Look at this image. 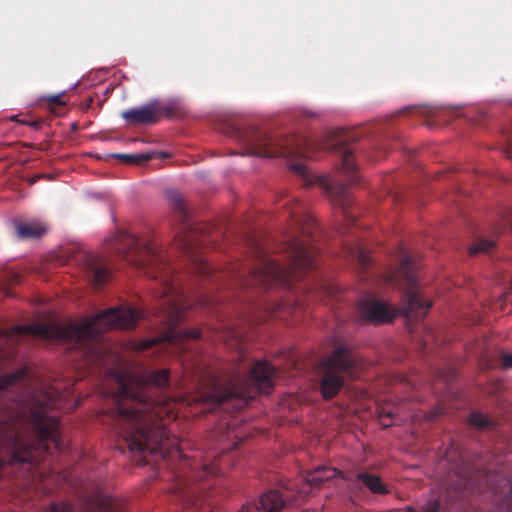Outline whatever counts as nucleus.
I'll use <instances>...</instances> for the list:
<instances>
[{"label": "nucleus", "mask_w": 512, "mask_h": 512, "mask_svg": "<svg viewBox=\"0 0 512 512\" xmlns=\"http://www.w3.org/2000/svg\"><path fill=\"white\" fill-rule=\"evenodd\" d=\"M119 390L115 395L116 406L111 413V425L118 437L117 448L124 453L159 454L163 459L178 458L175 481L169 488L172 499L183 508L196 501L198 490L192 479L201 480L214 473V468L194 462L183 454L181 442L162 422L165 414L160 403L149 395L152 387L163 388L169 383V370L142 369L138 373L123 372L116 376Z\"/></svg>", "instance_id": "1"}, {"label": "nucleus", "mask_w": 512, "mask_h": 512, "mask_svg": "<svg viewBox=\"0 0 512 512\" xmlns=\"http://www.w3.org/2000/svg\"><path fill=\"white\" fill-rule=\"evenodd\" d=\"M502 366L505 369L512 368V354L504 355L502 360Z\"/></svg>", "instance_id": "35"}, {"label": "nucleus", "mask_w": 512, "mask_h": 512, "mask_svg": "<svg viewBox=\"0 0 512 512\" xmlns=\"http://www.w3.org/2000/svg\"><path fill=\"white\" fill-rule=\"evenodd\" d=\"M439 510V504L436 501H430L427 503V505L423 508L422 512H438Z\"/></svg>", "instance_id": "34"}, {"label": "nucleus", "mask_w": 512, "mask_h": 512, "mask_svg": "<svg viewBox=\"0 0 512 512\" xmlns=\"http://www.w3.org/2000/svg\"><path fill=\"white\" fill-rule=\"evenodd\" d=\"M228 337H231V338H240V337H241V333H240V332H238V331L233 330V331L229 332V336H228Z\"/></svg>", "instance_id": "37"}, {"label": "nucleus", "mask_w": 512, "mask_h": 512, "mask_svg": "<svg viewBox=\"0 0 512 512\" xmlns=\"http://www.w3.org/2000/svg\"><path fill=\"white\" fill-rule=\"evenodd\" d=\"M306 497L307 493L302 490L293 494L287 487L284 491L271 489L260 497L261 509L266 512H280L287 505L302 502Z\"/></svg>", "instance_id": "13"}, {"label": "nucleus", "mask_w": 512, "mask_h": 512, "mask_svg": "<svg viewBox=\"0 0 512 512\" xmlns=\"http://www.w3.org/2000/svg\"><path fill=\"white\" fill-rule=\"evenodd\" d=\"M73 510V506L70 503H52L48 509V512H71Z\"/></svg>", "instance_id": "30"}, {"label": "nucleus", "mask_w": 512, "mask_h": 512, "mask_svg": "<svg viewBox=\"0 0 512 512\" xmlns=\"http://www.w3.org/2000/svg\"><path fill=\"white\" fill-rule=\"evenodd\" d=\"M0 450L6 454L5 458H0V477L7 464H33L36 461L35 445L23 438L16 425L10 432L0 434Z\"/></svg>", "instance_id": "10"}, {"label": "nucleus", "mask_w": 512, "mask_h": 512, "mask_svg": "<svg viewBox=\"0 0 512 512\" xmlns=\"http://www.w3.org/2000/svg\"><path fill=\"white\" fill-rule=\"evenodd\" d=\"M337 476V470L329 466H317L308 470L303 480L310 488H320L322 484Z\"/></svg>", "instance_id": "16"}, {"label": "nucleus", "mask_w": 512, "mask_h": 512, "mask_svg": "<svg viewBox=\"0 0 512 512\" xmlns=\"http://www.w3.org/2000/svg\"><path fill=\"white\" fill-rule=\"evenodd\" d=\"M506 221L508 222V224L510 225V227L512 229V210L508 211L507 216H506Z\"/></svg>", "instance_id": "38"}, {"label": "nucleus", "mask_w": 512, "mask_h": 512, "mask_svg": "<svg viewBox=\"0 0 512 512\" xmlns=\"http://www.w3.org/2000/svg\"><path fill=\"white\" fill-rule=\"evenodd\" d=\"M55 391L30 390L16 400L18 413L15 420L28 426L38 438V447L47 441L58 442V419L49 414L58 403Z\"/></svg>", "instance_id": "7"}, {"label": "nucleus", "mask_w": 512, "mask_h": 512, "mask_svg": "<svg viewBox=\"0 0 512 512\" xmlns=\"http://www.w3.org/2000/svg\"><path fill=\"white\" fill-rule=\"evenodd\" d=\"M507 142L512 146V135L507 136Z\"/></svg>", "instance_id": "40"}, {"label": "nucleus", "mask_w": 512, "mask_h": 512, "mask_svg": "<svg viewBox=\"0 0 512 512\" xmlns=\"http://www.w3.org/2000/svg\"><path fill=\"white\" fill-rule=\"evenodd\" d=\"M116 157L125 160V162L134 163V164H138V163H141V162H144V161H148L150 159V156L147 155V154H141V155H125V154H121V155H116Z\"/></svg>", "instance_id": "28"}, {"label": "nucleus", "mask_w": 512, "mask_h": 512, "mask_svg": "<svg viewBox=\"0 0 512 512\" xmlns=\"http://www.w3.org/2000/svg\"><path fill=\"white\" fill-rule=\"evenodd\" d=\"M338 188H339V201L341 204L342 211L348 221H350L351 223H355L354 218L352 217V215L349 214V211H348L350 200L346 196V185L339 184Z\"/></svg>", "instance_id": "25"}, {"label": "nucleus", "mask_w": 512, "mask_h": 512, "mask_svg": "<svg viewBox=\"0 0 512 512\" xmlns=\"http://www.w3.org/2000/svg\"><path fill=\"white\" fill-rule=\"evenodd\" d=\"M239 373L237 371L225 385L213 383L207 392L197 398V401L207 404L210 409L230 401H238L242 405L257 394L270 392L274 385L276 369L267 361L261 360L253 365L245 378H240Z\"/></svg>", "instance_id": "6"}, {"label": "nucleus", "mask_w": 512, "mask_h": 512, "mask_svg": "<svg viewBox=\"0 0 512 512\" xmlns=\"http://www.w3.org/2000/svg\"><path fill=\"white\" fill-rule=\"evenodd\" d=\"M241 137L247 145V154L258 157L301 156L312 159L319 150L339 151L341 170L349 182L353 184L359 179L354 151L345 145L346 141L355 140L354 136L350 133L337 136L335 140L331 141L316 140L305 136L279 139L273 135L253 129Z\"/></svg>", "instance_id": "4"}, {"label": "nucleus", "mask_w": 512, "mask_h": 512, "mask_svg": "<svg viewBox=\"0 0 512 512\" xmlns=\"http://www.w3.org/2000/svg\"><path fill=\"white\" fill-rule=\"evenodd\" d=\"M496 244L492 240L481 239L472 245L469 249L470 254L475 255L480 252L489 253L495 248Z\"/></svg>", "instance_id": "24"}, {"label": "nucleus", "mask_w": 512, "mask_h": 512, "mask_svg": "<svg viewBox=\"0 0 512 512\" xmlns=\"http://www.w3.org/2000/svg\"><path fill=\"white\" fill-rule=\"evenodd\" d=\"M197 304L202 305V306H208V305H210V299L207 298L206 296L205 297L203 296V297L197 299Z\"/></svg>", "instance_id": "36"}, {"label": "nucleus", "mask_w": 512, "mask_h": 512, "mask_svg": "<svg viewBox=\"0 0 512 512\" xmlns=\"http://www.w3.org/2000/svg\"><path fill=\"white\" fill-rule=\"evenodd\" d=\"M291 170L300 175L303 178L304 185L310 186L314 183H318L320 186L325 188L327 191L331 190V183L325 177H318L312 175L307 167L302 163H294L291 165Z\"/></svg>", "instance_id": "17"}, {"label": "nucleus", "mask_w": 512, "mask_h": 512, "mask_svg": "<svg viewBox=\"0 0 512 512\" xmlns=\"http://www.w3.org/2000/svg\"><path fill=\"white\" fill-rule=\"evenodd\" d=\"M171 114V107L151 102L141 107L125 110L121 113V117L129 125H152L157 123L161 116H170Z\"/></svg>", "instance_id": "12"}, {"label": "nucleus", "mask_w": 512, "mask_h": 512, "mask_svg": "<svg viewBox=\"0 0 512 512\" xmlns=\"http://www.w3.org/2000/svg\"><path fill=\"white\" fill-rule=\"evenodd\" d=\"M83 270L92 285L99 287L110 278V270L106 263L99 257L92 254H85L82 258Z\"/></svg>", "instance_id": "15"}, {"label": "nucleus", "mask_w": 512, "mask_h": 512, "mask_svg": "<svg viewBox=\"0 0 512 512\" xmlns=\"http://www.w3.org/2000/svg\"><path fill=\"white\" fill-rule=\"evenodd\" d=\"M169 200L172 210L183 225L182 232L176 236V245L185 253L192 254L196 250L195 237L199 229L190 221L186 204L177 192L169 193Z\"/></svg>", "instance_id": "11"}, {"label": "nucleus", "mask_w": 512, "mask_h": 512, "mask_svg": "<svg viewBox=\"0 0 512 512\" xmlns=\"http://www.w3.org/2000/svg\"><path fill=\"white\" fill-rule=\"evenodd\" d=\"M350 257L359 262L362 267H366L370 264L371 259L368 252L361 245H356L349 249Z\"/></svg>", "instance_id": "23"}, {"label": "nucleus", "mask_w": 512, "mask_h": 512, "mask_svg": "<svg viewBox=\"0 0 512 512\" xmlns=\"http://www.w3.org/2000/svg\"><path fill=\"white\" fill-rule=\"evenodd\" d=\"M97 507L99 512H124L121 501L109 495L100 496Z\"/></svg>", "instance_id": "20"}, {"label": "nucleus", "mask_w": 512, "mask_h": 512, "mask_svg": "<svg viewBox=\"0 0 512 512\" xmlns=\"http://www.w3.org/2000/svg\"><path fill=\"white\" fill-rule=\"evenodd\" d=\"M508 495L505 496L496 506L494 512H512V485H508Z\"/></svg>", "instance_id": "27"}, {"label": "nucleus", "mask_w": 512, "mask_h": 512, "mask_svg": "<svg viewBox=\"0 0 512 512\" xmlns=\"http://www.w3.org/2000/svg\"><path fill=\"white\" fill-rule=\"evenodd\" d=\"M239 512H260V507L255 503H245Z\"/></svg>", "instance_id": "32"}, {"label": "nucleus", "mask_w": 512, "mask_h": 512, "mask_svg": "<svg viewBox=\"0 0 512 512\" xmlns=\"http://www.w3.org/2000/svg\"><path fill=\"white\" fill-rule=\"evenodd\" d=\"M357 310L363 321L373 324L391 322L395 317L394 310L387 303L375 299L360 300Z\"/></svg>", "instance_id": "14"}, {"label": "nucleus", "mask_w": 512, "mask_h": 512, "mask_svg": "<svg viewBox=\"0 0 512 512\" xmlns=\"http://www.w3.org/2000/svg\"><path fill=\"white\" fill-rule=\"evenodd\" d=\"M469 423L479 430H488L495 426V422L481 412L471 413Z\"/></svg>", "instance_id": "22"}, {"label": "nucleus", "mask_w": 512, "mask_h": 512, "mask_svg": "<svg viewBox=\"0 0 512 512\" xmlns=\"http://www.w3.org/2000/svg\"><path fill=\"white\" fill-rule=\"evenodd\" d=\"M109 243L117 255L131 265L143 269L145 274L158 284V287L154 288L155 297L160 301L157 315L166 327L160 337L145 341L142 348L148 349L158 343H168L184 350L186 340L199 339V330L179 327L184 312L194 304V300L176 283L173 269L161 247L154 240L138 238L124 230H119Z\"/></svg>", "instance_id": "2"}, {"label": "nucleus", "mask_w": 512, "mask_h": 512, "mask_svg": "<svg viewBox=\"0 0 512 512\" xmlns=\"http://www.w3.org/2000/svg\"><path fill=\"white\" fill-rule=\"evenodd\" d=\"M407 512H417V511H416V510H414V509H413V508H411V507H408V508H407Z\"/></svg>", "instance_id": "41"}, {"label": "nucleus", "mask_w": 512, "mask_h": 512, "mask_svg": "<svg viewBox=\"0 0 512 512\" xmlns=\"http://www.w3.org/2000/svg\"><path fill=\"white\" fill-rule=\"evenodd\" d=\"M357 480L362 482L374 494L385 495L389 493V489L379 476L368 473H358Z\"/></svg>", "instance_id": "19"}, {"label": "nucleus", "mask_w": 512, "mask_h": 512, "mask_svg": "<svg viewBox=\"0 0 512 512\" xmlns=\"http://www.w3.org/2000/svg\"><path fill=\"white\" fill-rule=\"evenodd\" d=\"M3 336H5V332L0 330V337H3Z\"/></svg>", "instance_id": "43"}, {"label": "nucleus", "mask_w": 512, "mask_h": 512, "mask_svg": "<svg viewBox=\"0 0 512 512\" xmlns=\"http://www.w3.org/2000/svg\"><path fill=\"white\" fill-rule=\"evenodd\" d=\"M194 270L198 275L203 277L212 275L214 273V267L203 258H200L196 261Z\"/></svg>", "instance_id": "26"}, {"label": "nucleus", "mask_w": 512, "mask_h": 512, "mask_svg": "<svg viewBox=\"0 0 512 512\" xmlns=\"http://www.w3.org/2000/svg\"><path fill=\"white\" fill-rule=\"evenodd\" d=\"M139 317L140 313L132 308H110L81 324L32 323L19 326L16 329L20 333L46 340L87 346L93 359H96L99 353L94 341L100 333L111 328L131 329Z\"/></svg>", "instance_id": "5"}, {"label": "nucleus", "mask_w": 512, "mask_h": 512, "mask_svg": "<svg viewBox=\"0 0 512 512\" xmlns=\"http://www.w3.org/2000/svg\"><path fill=\"white\" fill-rule=\"evenodd\" d=\"M399 260L400 263L394 276L401 278L406 285L403 295V313L410 319L424 318L428 314L432 303L424 298L419 289L414 258L407 251L401 249Z\"/></svg>", "instance_id": "9"}, {"label": "nucleus", "mask_w": 512, "mask_h": 512, "mask_svg": "<svg viewBox=\"0 0 512 512\" xmlns=\"http://www.w3.org/2000/svg\"><path fill=\"white\" fill-rule=\"evenodd\" d=\"M17 235L21 239L39 238L46 232V227L38 222H22L16 226Z\"/></svg>", "instance_id": "18"}, {"label": "nucleus", "mask_w": 512, "mask_h": 512, "mask_svg": "<svg viewBox=\"0 0 512 512\" xmlns=\"http://www.w3.org/2000/svg\"><path fill=\"white\" fill-rule=\"evenodd\" d=\"M14 120L20 124L27 125L34 130L40 129L41 125H42V121H39V120H18L16 118H14Z\"/></svg>", "instance_id": "31"}, {"label": "nucleus", "mask_w": 512, "mask_h": 512, "mask_svg": "<svg viewBox=\"0 0 512 512\" xmlns=\"http://www.w3.org/2000/svg\"><path fill=\"white\" fill-rule=\"evenodd\" d=\"M28 372L26 369H19L14 373L6 374L0 377V392L6 390L8 387L16 385L24 380Z\"/></svg>", "instance_id": "21"}, {"label": "nucleus", "mask_w": 512, "mask_h": 512, "mask_svg": "<svg viewBox=\"0 0 512 512\" xmlns=\"http://www.w3.org/2000/svg\"><path fill=\"white\" fill-rule=\"evenodd\" d=\"M48 102L53 105L63 106L65 105V101L62 99L61 95H53L48 97Z\"/></svg>", "instance_id": "33"}, {"label": "nucleus", "mask_w": 512, "mask_h": 512, "mask_svg": "<svg viewBox=\"0 0 512 512\" xmlns=\"http://www.w3.org/2000/svg\"><path fill=\"white\" fill-rule=\"evenodd\" d=\"M393 418H394V414L391 411H388V412L380 411L379 412V421H380L381 425L385 428L390 427L394 424Z\"/></svg>", "instance_id": "29"}, {"label": "nucleus", "mask_w": 512, "mask_h": 512, "mask_svg": "<svg viewBox=\"0 0 512 512\" xmlns=\"http://www.w3.org/2000/svg\"><path fill=\"white\" fill-rule=\"evenodd\" d=\"M284 207L298 232L283 244L286 263L279 264L271 259L262 244L252 239V258L249 262L230 264L220 276H216L217 279L233 278L243 287H291L293 281L300 280L307 271L314 268L318 251L310 238L317 230L316 221L307 212L304 204L297 199L288 200Z\"/></svg>", "instance_id": "3"}, {"label": "nucleus", "mask_w": 512, "mask_h": 512, "mask_svg": "<svg viewBox=\"0 0 512 512\" xmlns=\"http://www.w3.org/2000/svg\"><path fill=\"white\" fill-rule=\"evenodd\" d=\"M358 359L347 345H340L321 364L320 391L324 399L335 397L345 377L357 378Z\"/></svg>", "instance_id": "8"}, {"label": "nucleus", "mask_w": 512, "mask_h": 512, "mask_svg": "<svg viewBox=\"0 0 512 512\" xmlns=\"http://www.w3.org/2000/svg\"><path fill=\"white\" fill-rule=\"evenodd\" d=\"M410 109H412V107L403 108L399 113L404 114L407 110H410Z\"/></svg>", "instance_id": "39"}, {"label": "nucleus", "mask_w": 512, "mask_h": 512, "mask_svg": "<svg viewBox=\"0 0 512 512\" xmlns=\"http://www.w3.org/2000/svg\"><path fill=\"white\" fill-rule=\"evenodd\" d=\"M509 297H510V296H508V295H506V294H504V295L502 296V298H503V300H504V301H506Z\"/></svg>", "instance_id": "42"}]
</instances>
